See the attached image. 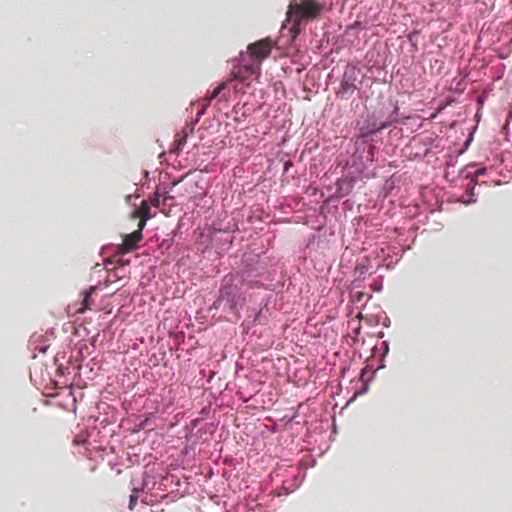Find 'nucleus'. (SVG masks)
I'll list each match as a JSON object with an SVG mask.
<instances>
[{
  "label": "nucleus",
  "mask_w": 512,
  "mask_h": 512,
  "mask_svg": "<svg viewBox=\"0 0 512 512\" xmlns=\"http://www.w3.org/2000/svg\"><path fill=\"white\" fill-rule=\"evenodd\" d=\"M324 5L318 0H291L285 17L289 23V34L295 40L303 30V25L316 20L322 13Z\"/></svg>",
  "instance_id": "obj_1"
},
{
  "label": "nucleus",
  "mask_w": 512,
  "mask_h": 512,
  "mask_svg": "<svg viewBox=\"0 0 512 512\" xmlns=\"http://www.w3.org/2000/svg\"><path fill=\"white\" fill-rule=\"evenodd\" d=\"M274 47V42L270 38H264L254 43H251L247 47V52L252 61L257 62L259 64L269 57L272 48Z\"/></svg>",
  "instance_id": "obj_2"
},
{
  "label": "nucleus",
  "mask_w": 512,
  "mask_h": 512,
  "mask_svg": "<svg viewBox=\"0 0 512 512\" xmlns=\"http://www.w3.org/2000/svg\"><path fill=\"white\" fill-rule=\"evenodd\" d=\"M258 70V65H239L237 67H234L232 72V79L237 80L241 83H247L248 81H250L251 77L258 72Z\"/></svg>",
  "instance_id": "obj_3"
},
{
  "label": "nucleus",
  "mask_w": 512,
  "mask_h": 512,
  "mask_svg": "<svg viewBox=\"0 0 512 512\" xmlns=\"http://www.w3.org/2000/svg\"><path fill=\"white\" fill-rule=\"evenodd\" d=\"M142 232L134 231L125 235L123 243L119 247L121 253H128L136 249L138 243L142 240Z\"/></svg>",
  "instance_id": "obj_4"
},
{
  "label": "nucleus",
  "mask_w": 512,
  "mask_h": 512,
  "mask_svg": "<svg viewBox=\"0 0 512 512\" xmlns=\"http://www.w3.org/2000/svg\"><path fill=\"white\" fill-rule=\"evenodd\" d=\"M355 179L353 177H343L336 182V193L339 197L347 196L353 189Z\"/></svg>",
  "instance_id": "obj_5"
},
{
  "label": "nucleus",
  "mask_w": 512,
  "mask_h": 512,
  "mask_svg": "<svg viewBox=\"0 0 512 512\" xmlns=\"http://www.w3.org/2000/svg\"><path fill=\"white\" fill-rule=\"evenodd\" d=\"M96 291L95 286H91L89 289L85 290L83 292V298L80 304V307L76 309V313L83 314L87 310H90L92 308V305L94 304L92 300V294Z\"/></svg>",
  "instance_id": "obj_6"
},
{
  "label": "nucleus",
  "mask_w": 512,
  "mask_h": 512,
  "mask_svg": "<svg viewBox=\"0 0 512 512\" xmlns=\"http://www.w3.org/2000/svg\"><path fill=\"white\" fill-rule=\"evenodd\" d=\"M132 218H145L149 220L151 218L149 202L142 201L140 207L132 213Z\"/></svg>",
  "instance_id": "obj_7"
},
{
  "label": "nucleus",
  "mask_w": 512,
  "mask_h": 512,
  "mask_svg": "<svg viewBox=\"0 0 512 512\" xmlns=\"http://www.w3.org/2000/svg\"><path fill=\"white\" fill-rule=\"evenodd\" d=\"M227 86V82H222L219 84L212 93L207 97L208 102H211L213 99H215Z\"/></svg>",
  "instance_id": "obj_8"
},
{
  "label": "nucleus",
  "mask_w": 512,
  "mask_h": 512,
  "mask_svg": "<svg viewBox=\"0 0 512 512\" xmlns=\"http://www.w3.org/2000/svg\"><path fill=\"white\" fill-rule=\"evenodd\" d=\"M137 501H138V489H134L133 493L130 495L128 508L130 510H133L137 504Z\"/></svg>",
  "instance_id": "obj_9"
},
{
  "label": "nucleus",
  "mask_w": 512,
  "mask_h": 512,
  "mask_svg": "<svg viewBox=\"0 0 512 512\" xmlns=\"http://www.w3.org/2000/svg\"><path fill=\"white\" fill-rule=\"evenodd\" d=\"M186 138H187V133H184L182 135H178V138L175 140L176 144H177V147L176 149L177 150H180L182 149V147L185 145L186 143Z\"/></svg>",
  "instance_id": "obj_10"
},
{
  "label": "nucleus",
  "mask_w": 512,
  "mask_h": 512,
  "mask_svg": "<svg viewBox=\"0 0 512 512\" xmlns=\"http://www.w3.org/2000/svg\"><path fill=\"white\" fill-rule=\"evenodd\" d=\"M148 202H149V206L152 205L154 207H159V205H160L159 195L158 194L154 195L153 197H151L148 200Z\"/></svg>",
  "instance_id": "obj_11"
},
{
  "label": "nucleus",
  "mask_w": 512,
  "mask_h": 512,
  "mask_svg": "<svg viewBox=\"0 0 512 512\" xmlns=\"http://www.w3.org/2000/svg\"><path fill=\"white\" fill-rule=\"evenodd\" d=\"M138 219H139V223H138V229L136 231L142 232L148 219H145V218H138Z\"/></svg>",
  "instance_id": "obj_12"
},
{
  "label": "nucleus",
  "mask_w": 512,
  "mask_h": 512,
  "mask_svg": "<svg viewBox=\"0 0 512 512\" xmlns=\"http://www.w3.org/2000/svg\"><path fill=\"white\" fill-rule=\"evenodd\" d=\"M341 87H342V89H343V90H347V89L352 88V87H353V85H352V84H349L347 81H343V82L341 83Z\"/></svg>",
  "instance_id": "obj_13"
},
{
  "label": "nucleus",
  "mask_w": 512,
  "mask_h": 512,
  "mask_svg": "<svg viewBox=\"0 0 512 512\" xmlns=\"http://www.w3.org/2000/svg\"><path fill=\"white\" fill-rule=\"evenodd\" d=\"M228 289H232V287H224V288L221 289V291H220L221 292V295H220L221 298H224V296L229 293Z\"/></svg>",
  "instance_id": "obj_14"
}]
</instances>
